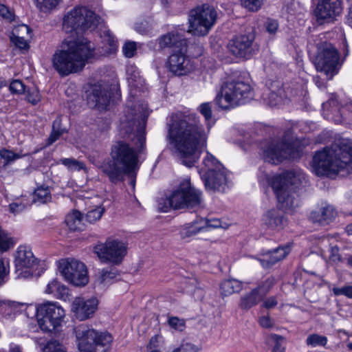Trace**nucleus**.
I'll return each mask as SVG.
<instances>
[{
    "instance_id": "nucleus-41",
    "label": "nucleus",
    "mask_w": 352,
    "mask_h": 352,
    "mask_svg": "<svg viewBox=\"0 0 352 352\" xmlns=\"http://www.w3.org/2000/svg\"><path fill=\"white\" fill-rule=\"evenodd\" d=\"M14 245L12 238L0 226V252H4L10 250Z\"/></svg>"
},
{
    "instance_id": "nucleus-13",
    "label": "nucleus",
    "mask_w": 352,
    "mask_h": 352,
    "mask_svg": "<svg viewBox=\"0 0 352 352\" xmlns=\"http://www.w3.org/2000/svg\"><path fill=\"white\" fill-rule=\"evenodd\" d=\"M217 14L215 9L207 3L190 10L188 17V32L195 36L206 35L214 25Z\"/></svg>"
},
{
    "instance_id": "nucleus-40",
    "label": "nucleus",
    "mask_w": 352,
    "mask_h": 352,
    "mask_svg": "<svg viewBox=\"0 0 352 352\" xmlns=\"http://www.w3.org/2000/svg\"><path fill=\"white\" fill-rule=\"evenodd\" d=\"M61 120L59 118H57L52 124V131L48 138V141L50 144H52L55 141H56L59 137L65 133L67 130L65 128L62 127Z\"/></svg>"
},
{
    "instance_id": "nucleus-42",
    "label": "nucleus",
    "mask_w": 352,
    "mask_h": 352,
    "mask_svg": "<svg viewBox=\"0 0 352 352\" xmlns=\"http://www.w3.org/2000/svg\"><path fill=\"white\" fill-rule=\"evenodd\" d=\"M327 343V337L317 333L310 334L306 339L307 345L312 347H316L317 346H324Z\"/></svg>"
},
{
    "instance_id": "nucleus-29",
    "label": "nucleus",
    "mask_w": 352,
    "mask_h": 352,
    "mask_svg": "<svg viewBox=\"0 0 352 352\" xmlns=\"http://www.w3.org/2000/svg\"><path fill=\"white\" fill-rule=\"evenodd\" d=\"M126 79L131 89H140L144 84V80L140 75L139 70L135 65H129L126 69Z\"/></svg>"
},
{
    "instance_id": "nucleus-33",
    "label": "nucleus",
    "mask_w": 352,
    "mask_h": 352,
    "mask_svg": "<svg viewBox=\"0 0 352 352\" xmlns=\"http://www.w3.org/2000/svg\"><path fill=\"white\" fill-rule=\"evenodd\" d=\"M17 309L18 305L16 302L0 300V319H13Z\"/></svg>"
},
{
    "instance_id": "nucleus-18",
    "label": "nucleus",
    "mask_w": 352,
    "mask_h": 352,
    "mask_svg": "<svg viewBox=\"0 0 352 352\" xmlns=\"http://www.w3.org/2000/svg\"><path fill=\"white\" fill-rule=\"evenodd\" d=\"M253 32L234 36L228 43L229 52L236 58L250 59L254 54L256 45Z\"/></svg>"
},
{
    "instance_id": "nucleus-47",
    "label": "nucleus",
    "mask_w": 352,
    "mask_h": 352,
    "mask_svg": "<svg viewBox=\"0 0 352 352\" xmlns=\"http://www.w3.org/2000/svg\"><path fill=\"white\" fill-rule=\"evenodd\" d=\"M9 90L12 94H22L25 93L26 87L20 80H12L9 86Z\"/></svg>"
},
{
    "instance_id": "nucleus-17",
    "label": "nucleus",
    "mask_w": 352,
    "mask_h": 352,
    "mask_svg": "<svg viewBox=\"0 0 352 352\" xmlns=\"http://www.w3.org/2000/svg\"><path fill=\"white\" fill-rule=\"evenodd\" d=\"M58 269L65 279L76 286L85 285L88 282L85 265L76 259L62 260Z\"/></svg>"
},
{
    "instance_id": "nucleus-5",
    "label": "nucleus",
    "mask_w": 352,
    "mask_h": 352,
    "mask_svg": "<svg viewBox=\"0 0 352 352\" xmlns=\"http://www.w3.org/2000/svg\"><path fill=\"white\" fill-rule=\"evenodd\" d=\"M307 182L306 175L300 170H287L274 175L270 185L275 193L278 204L285 209H293L298 206L294 194L296 189Z\"/></svg>"
},
{
    "instance_id": "nucleus-4",
    "label": "nucleus",
    "mask_w": 352,
    "mask_h": 352,
    "mask_svg": "<svg viewBox=\"0 0 352 352\" xmlns=\"http://www.w3.org/2000/svg\"><path fill=\"white\" fill-rule=\"evenodd\" d=\"M111 157L100 166L111 183L117 184L124 182L126 175L134 176L135 170L138 168V156L132 146L124 141H118L112 146Z\"/></svg>"
},
{
    "instance_id": "nucleus-26",
    "label": "nucleus",
    "mask_w": 352,
    "mask_h": 352,
    "mask_svg": "<svg viewBox=\"0 0 352 352\" xmlns=\"http://www.w3.org/2000/svg\"><path fill=\"white\" fill-rule=\"evenodd\" d=\"M336 217V212L333 206L327 205L313 210L310 213L309 218L313 222L324 226L332 222Z\"/></svg>"
},
{
    "instance_id": "nucleus-27",
    "label": "nucleus",
    "mask_w": 352,
    "mask_h": 352,
    "mask_svg": "<svg viewBox=\"0 0 352 352\" xmlns=\"http://www.w3.org/2000/svg\"><path fill=\"white\" fill-rule=\"evenodd\" d=\"M118 276H119V272L116 267H109L104 268L98 272V277L96 284L102 289L106 286L112 284Z\"/></svg>"
},
{
    "instance_id": "nucleus-37",
    "label": "nucleus",
    "mask_w": 352,
    "mask_h": 352,
    "mask_svg": "<svg viewBox=\"0 0 352 352\" xmlns=\"http://www.w3.org/2000/svg\"><path fill=\"white\" fill-rule=\"evenodd\" d=\"M27 154L21 153H14L12 150L3 148L0 150V157L3 160V166H7L14 163L16 160L21 159Z\"/></svg>"
},
{
    "instance_id": "nucleus-15",
    "label": "nucleus",
    "mask_w": 352,
    "mask_h": 352,
    "mask_svg": "<svg viewBox=\"0 0 352 352\" xmlns=\"http://www.w3.org/2000/svg\"><path fill=\"white\" fill-rule=\"evenodd\" d=\"M36 317L41 329L52 332L61 325L65 311L56 302H47L37 308Z\"/></svg>"
},
{
    "instance_id": "nucleus-48",
    "label": "nucleus",
    "mask_w": 352,
    "mask_h": 352,
    "mask_svg": "<svg viewBox=\"0 0 352 352\" xmlns=\"http://www.w3.org/2000/svg\"><path fill=\"white\" fill-rule=\"evenodd\" d=\"M44 352H66L65 346L56 340L47 342Z\"/></svg>"
},
{
    "instance_id": "nucleus-60",
    "label": "nucleus",
    "mask_w": 352,
    "mask_h": 352,
    "mask_svg": "<svg viewBox=\"0 0 352 352\" xmlns=\"http://www.w3.org/2000/svg\"><path fill=\"white\" fill-rule=\"evenodd\" d=\"M55 296L65 301L69 300L70 296L69 289L60 283Z\"/></svg>"
},
{
    "instance_id": "nucleus-58",
    "label": "nucleus",
    "mask_w": 352,
    "mask_h": 352,
    "mask_svg": "<svg viewBox=\"0 0 352 352\" xmlns=\"http://www.w3.org/2000/svg\"><path fill=\"white\" fill-rule=\"evenodd\" d=\"M10 39L15 46L21 50H28L29 48V45L23 37L13 36Z\"/></svg>"
},
{
    "instance_id": "nucleus-46",
    "label": "nucleus",
    "mask_w": 352,
    "mask_h": 352,
    "mask_svg": "<svg viewBox=\"0 0 352 352\" xmlns=\"http://www.w3.org/2000/svg\"><path fill=\"white\" fill-rule=\"evenodd\" d=\"M265 0H241V6L250 12H256L261 9Z\"/></svg>"
},
{
    "instance_id": "nucleus-23",
    "label": "nucleus",
    "mask_w": 352,
    "mask_h": 352,
    "mask_svg": "<svg viewBox=\"0 0 352 352\" xmlns=\"http://www.w3.org/2000/svg\"><path fill=\"white\" fill-rule=\"evenodd\" d=\"M14 263L16 272L22 271L23 269H32L36 266L37 258L28 247L21 245L17 249Z\"/></svg>"
},
{
    "instance_id": "nucleus-57",
    "label": "nucleus",
    "mask_w": 352,
    "mask_h": 352,
    "mask_svg": "<svg viewBox=\"0 0 352 352\" xmlns=\"http://www.w3.org/2000/svg\"><path fill=\"white\" fill-rule=\"evenodd\" d=\"M25 92H27V100L29 102L32 103V104H36L40 101L41 96L39 94V91L37 89H28Z\"/></svg>"
},
{
    "instance_id": "nucleus-61",
    "label": "nucleus",
    "mask_w": 352,
    "mask_h": 352,
    "mask_svg": "<svg viewBox=\"0 0 352 352\" xmlns=\"http://www.w3.org/2000/svg\"><path fill=\"white\" fill-rule=\"evenodd\" d=\"M0 16L10 21L14 20V14L13 12L3 4L0 5Z\"/></svg>"
},
{
    "instance_id": "nucleus-38",
    "label": "nucleus",
    "mask_w": 352,
    "mask_h": 352,
    "mask_svg": "<svg viewBox=\"0 0 352 352\" xmlns=\"http://www.w3.org/2000/svg\"><path fill=\"white\" fill-rule=\"evenodd\" d=\"M276 283V280L275 277L270 276L266 278L264 280L258 283L257 287L254 289H256L260 296L264 298V297L270 292Z\"/></svg>"
},
{
    "instance_id": "nucleus-16",
    "label": "nucleus",
    "mask_w": 352,
    "mask_h": 352,
    "mask_svg": "<svg viewBox=\"0 0 352 352\" xmlns=\"http://www.w3.org/2000/svg\"><path fill=\"white\" fill-rule=\"evenodd\" d=\"M94 252L102 263L119 265L127 253L126 245L118 240L109 238L105 243H100L94 247Z\"/></svg>"
},
{
    "instance_id": "nucleus-59",
    "label": "nucleus",
    "mask_w": 352,
    "mask_h": 352,
    "mask_svg": "<svg viewBox=\"0 0 352 352\" xmlns=\"http://www.w3.org/2000/svg\"><path fill=\"white\" fill-rule=\"evenodd\" d=\"M101 37L103 38L104 41L107 42L111 48L116 47L117 41L110 30H104L101 34Z\"/></svg>"
},
{
    "instance_id": "nucleus-43",
    "label": "nucleus",
    "mask_w": 352,
    "mask_h": 352,
    "mask_svg": "<svg viewBox=\"0 0 352 352\" xmlns=\"http://www.w3.org/2000/svg\"><path fill=\"white\" fill-rule=\"evenodd\" d=\"M60 0H36L37 8L42 12H46L56 8Z\"/></svg>"
},
{
    "instance_id": "nucleus-21",
    "label": "nucleus",
    "mask_w": 352,
    "mask_h": 352,
    "mask_svg": "<svg viewBox=\"0 0 352 352\" xmlns=\"http://www.w3.org/2000/svg\"><path fill=\"white\" fill-rule=\"evenodd\" d=\"M186 50L173 52L169 56L166 67L175 76H184L188 74L191 69L190 60L186 55Z\"/></svg>"
},
{
    "instance_id": "nucleus-50",
    "label": "nucleus",
    "mask_w": 352,
    "mask_h": 352,
    "mask_svg": "<svg viewBox=\"0 0 352 352\" xmlns=\"http://www.w3.org/2000/svg\"><path fill=\"white\" fill-rule=\"evenodd\" d=\"M279 25L278 21L267 19L264 23V28L266 32L271 36H274L278 30Z\"/></svg>"
},
{
    "instance_id": "nucleus-10",
    "label": "nucleus",
    "mask_w": 352,
    "mask_h": 352,
    "mask_svg": "<svg viewBox=\"0 0 352 352\" xmlns=\"http://www.w3.org/2000/svg\"><path fill=\"white\" fill-rule=\"evenodd\" d=\"M102 18L86 6H76L63 18V29L67 33L82 34L94 30L102 23Z\"/></svg>"
},
{
    "instance_id": "nucleus-35",
    "label": "nucleus",
    "mask_w": 352,
    "mask_h": 352,
    "mask_svg": "<svg viewBox=\"0 0 352 352\" xmlns=\"http://www.w3.org/2000/svg\"><path fill=\"white\" fill-rule=\"evenodd\" d=\"M82 214L78 210H74L66 216L65 223L72 231L81 230L82 229Z\"/></svg>"
},
{
    "instance_id": "nucleus-54",
    "label": "nucleus",
    "mask_w": 352,
    "mask_h": 352,
    "mask_svg": "<svg viewBox=\"0 0 352 352\" xmlns=\"http://www.w3.org/2000/svg\"><path fill=\"white\" fill-rule=\"evenodd\" d=\"M332 292L335 296H345L352 298V285H344L342 287H333Z\"/></svg>"
},
{
    "instance_id": "nucleus-55",
    "label": "nucleus",
    "mask_w": 352,
    "mask_h": 352,
    "mask_svg": "<svg viewBox=\"0 0 352 352\" xmlns=\"http://www.w3.org/2000/svg\"><path fill=\"white\" fill-rule=\"evenodd\" d=\"M136 50V43L133 41H128L125 43L122 47L123 53L127 58L133 57L135 55Z\"/></svg>"
},
{
    "instance_id": "nucleus-22",
    "label": "nucleus",
    "mask_w": 352,
    "mask_h": 352,
    "mask_svg": "<svg viewBox=\"0 0 352 352\" xmlns=\"http://www.w3.org/2000/svg\"><path fill=\"white\" fill-rule=\"evenodd\" d=\"M98 300L95 298L85 300L76 298L72 305V310L76 318L85 320L93 316L98 307Z\"/></svg>"
},
{
    "instance_id": "nucleus-56",
    "label": "nucleus",
    "mask_w": 352,
    "mask_h": 352,
    "mask_svg": "<svg viewBox=\"0 0 352 352\" xmlns=\"http://www.w3.org/2000/svg\"><path fill=\"white\" fill-rule=\"evenodd\" d=\"M199 223L205 226V231L208 230V228H217L221 227V221L219 219H200Z\"/></svg>"
},
{
    "instance_id": "nucleus-9",
    "label": "nucleus",
    "mask_w": 352,
    "mask_h": 352,
    "mask_svg": "<svg viewBox=\"0 0 352 352\" xmlns=\"http://www.w3.org/2000/svg\"><path fill=\"white\" fill-rule=\"evenodd\" d=\"M302 149L299 140L289 129L284 132L281 140H273L263 151L265 162L272 164H278L284 160L296 159L301 155Z\"/></svg>"
},
{
    "instance_id": "nucleus-45",
    "label": "nucleus",
    "mask_w": 352,
    "mask_h": 352,
    "mask_svg": "<svg viewBox=\"0 0 352 352\" xmlns=\"http://www.w3.org/2000/svg\"><path fill=\"white\" fill-rule=\"evenodd\" d=\"M199 348L195 344L183 340L179 346L173 349L172 352H199Z\"/></svg>"
},
{
    "instance_id": "nucleus-7",
    "label": "nucleus",
    "mask_w": 352,
    "mask_h": 352,
    "mask_svg": "<svg viewBox=\"0 0 352 352\" xmlns=\"http://www.w3.org/2000/svg\"><path fill=\"white\" fill-rule=\"evenodd\" d=\"M308 45L310 50L313 47L316 48L314 59L316 70L323 72L328 80L332 79L342 65L338 50L330 43L321 41L318 36L309 40Z\"/></svg>"
},
{
    "instance_id": "nucleus-63",
    "label": "nucleus",
    "mask_w": 352,
    "mask_h": 352,
    "mask_svg": "<svg viewBox=\"0 0 352 352\" xmlns=\"http://www.w3.org/2000/svg\"><path fill=\"white\" fill-rule=\"evenodd\" d=\"M60 285V282H58L56 279H53L50 283L47 284L45 292L47 294H53L55 296Z\"/></svg>"
},
{
    "instance_id": "nucleus-2",
    "label": "nucleus",
    "mask_w": 352,
    "mask_h": 352,
    "mask_svg": "<svg viewBox=\"0 0 352 352\" xmlns=\"http://www.w3.org/2000/svg\"><path fill=\"white\" fill-rule=\"evenodd\" d=\"M94 44L86 38L65 39L52 57V67L61 77L77 73L94 56Z\"/></svg>"
},
{
    "instance_id": "nucleus-64",
    "label": "nucleus",
    "mask_w": 352,
    "mask_h": 352,
    "mask_svg": "<svg viewBox=\"0 0 352 352\" xmlns=\"http://www.w3.org/2000/svg\"><path fill=\"white\" fill-rule=\"evenodd\" d=\"M185 284V288L188 292H192V290H194L198 285H199L197 279L195 278L188 279L186 281Z\"/></svg>"
},
{
    "instance_id": "nucleus-3",
    "label": "nucleus",
    "mask_w": 352,
    "mask_h": 352,
    "mask_svg": "<svg viewBox=\"0 0 352 352\" xmlns=\"http://www.w3.org/2000/svg\"><path fill=\"white\" fill-rule=\"evenodd\" d=\"M313 168L318 176L346 174L352 171V140L341 139L330 147L317 151L313 157Z\"/></svg>"
},
{
    "instance_id": "nucleus-53",
    "label": "nucleus",
    "mask_w": 352,
    "mask_h": 352,
    "mask_svg": "<svg viewBox=\"0 0 352 352\" xmlns=\"http://www.w3.org/2000/svg\"><path fill=\"white\" fill-rule=\"evenodd\" d=\"M63 164L69 168L74 169V170H82L84 168V164L74 159L71 158H64L60 160Z\"/></svg>"
},
{
    "instance_id": "nucleus-51",
    "label": "nucleus",
    "mask_w": 352,
    "mask_h": 352,
    "mask_svg": "<svg viewBox=\"0 0 352 352\" xmlns=\"http://www.w3.org/2000/svg\"><path fill=\"white\" fill-rule=\"evenodd\" d=\"M160 338L161 337L158 335H155L151 338L146 346L148 352H160Z\"/></svg>"
},
{
    "instance_id": "nucleus-19",
    "label": "nucleus",
    "mask_w": 352,
    "mask_h": 352,
    "mask_svg": "<svg viewBox=\"0 0 352 352\" xmlns=\"http://www.w3.org/2000/svg\"><path fill=\"white\" fill-rule=\"evenodd\" d=\"M342 12L341 0H321L315 10L319 24L333 21Z\"/></svg>"
},
{
    "instance_id": "nucleus-52",
    "label": "nucleus",
    "mask_w": 352,
    "mask_h": 352,
    "mask_svg": "<svg viewBox=\"0 0 352 352\" xmlns=\"http://www.w3.org/2000/svg\"><path fill=\"white\" fill-rule=\"evenodd\" d=\"M270 339L274 343L272 352H285V347L283 346V337L276 334H272Z\"/></svg>"
},
{
    "instance_id": "nucleus-6",
    "label": "nucleus",
    "mask_w": 352,
    "mask_h": 352,
    "mask_svg": "<svg viewBox=\"0 0 352 352\" xmlns=\"http://www.w3.org/2000/svg\"><path fill=\"white\" fill-rule=\"evenodd\" d=\"M201 201L202 192L192 186L189 179H184L169 196L158 200L157 208L160 212H166L171 208H194Z\"/></svg>"
},
{
    "instance_id": "nucleus-8",
    "label": "nucleus",
    "mask_w": 352,
    "mask_h": 352,
    "mask_svg": "<svg viewBox=\"0 0 352 352\" xmlns=\"http://www.w3.org/2000/svg\"><path fill=\"white\" fill-rule=\"evenodd\" d=\"M253 98V91L248 82L240 78H230L223 83L214 98V103L222 109L243 104Z\"/></svg>"
},
{
    "instance_id": "nucleus-49",
    "label": "nucleus",
    "mask_w": 352,
    "mask_h": 352,
    "mask_svg": "<svg viewBox=\"0 0 352 352\" xmlns=\"http://www.w3.org/2000/svg\"><path fill=\"white\" fill-rule=\"evenodd\" d=\"M169 326L179 331H182L186 328V322L184 319H180L178 317H169L168 320Z\"/></svg>"
},
{
    "instance_id": "nucleus-24",
    "label": "nucleus",
    "mask_w": 352,
    "mask_h": 352,
    "mask_svg": "<svg viewBox=\"0 0 352 352\" xmlns=\"http://www.w3.org/2000/svg\"><path fill=\"white\" fill-rule=\"evenodd\" d=\"M159 45L162 49L173 48V52L186 50L187 41L183 36L177 32H168L161 36L159 39Z\"/></svg>"
},
{
    "instance_id": "nucleus-34",
    "label": "nucleus",
    "mask_w": 352,
    "mask_h": 352,
    "mask_svg": "<svg viewBox=\"0 0 352 352\" xmlns=\"http://www.w3.org/2000/svg\"><path fill=\"white\" fill-rule=\"evenodd\" d=\"M285 98V94L284 89L277 86L276 90H267V93L265 94L264 100L269 106L275 107L282 103Z\"/></svg>"
},
{
    "instance_id": "nucleus-62",
    "label": "nucleus",
    "mask_w": 352,
    "mask_h": 352,
    "mask_svg": "<svg viewBox=\"0 0 352 352\" xmlns=\"http://www.w3.org/2000/svg\"><path fill=\"white\" fill-rule=\"evenodd\" d=\"M24 206V204L19 201V198H17L14 202L9 205L10 212L14 214L20 213L25 209Z\"/></svg>"
},
{
    "instance_id": "nucleus-36",
    "label": "nucleus",
    "mask_w": 352,
    "mask_h": 352,
    "mask_svg": "<svg viewBox=\"0 0 352 352\" xmlns=\"http://www.w3.org/2000/svg\"><path fill=\"white\" fill-rule=\"evenodd\" d=\"M51 191L47 186L42 185L36 188L32 194V201L45 204L51 201Z\"/></svg>"
},
{
    "instance_id": "nucleus-28",
    "label": "nucleus",
    "mask_w": 352,
    "mask_h": 352,
    "mask_svg": "<svg viewBox=\"0 0 352 352\" xmlns=\"http://www.w3.org/2000/svg\"><path fill=\"white\" fill-rule=\"evenodd\" d=\"M263 221L265 224L271 229H280L283 227L285 220L281 212L273 209L266 212Z\"/></svg>"
},
{
    "instance_id": "nucleus-11",
    "label": "nucleus",
    "mask_w": 352,
    "mask_h": 352,
    "mask_svg": "<svg viewBox=\"0 0 352 352\" xmlns=\"http://www.w3.org/2000/svg\"><path fill=\"white\" fill-rule=\"evenodd\" d=\"M80 352H109L113 342L112 336L107 332H98L85 324L74 329Z\"/></svg>"
},
{
    "instance_id": "nucleus-44",
    "label": "nucleus",
    "mask_w": 352,
    "mask_h": 352,
    "mask_svg": "<svg viewBox=\"0 0 352 352\" xmlns=\"http://www.w3.org/2000/svg\"><path fill=\"white\" fill-rule=\"evenodd\" d=\"M104 212V208L102 207H97L91 209L85 214V220L90 223H93L98 221L102 217Z\"/></svg>"
},
{
    "instance_id": "nucleus-25",
    "label": "nucleus",
    "mask_w": 352,
    "mask_h": 352,
    "mask_svg": "<svg viewBox=\"0 0 352 352\" xmlns=\"http://www.w3.org/2000/svg\"><path fill=\"white\" fill-rule=\"evenodd\" d=\"M290 250L289 245L279 246L272 250H268L263 255L262 258H258V261L263 267L270 268L277 262L284 259L290 252Z\"/></svg>"
},
{
    "instance_id": "nucleus-12",
    "label": "nucleus",
    "mask_w": 352,
    "mask_h": 352,
    "mask_svg": "<svg viewBox=\"0 0 352 352\" xmlns=\"http://www.w3.org/2000/svg\"><path fill=\"white\" fill-rule=\"evenodd\" d=\"M204 167L199 170L205 188L210 192H224L228 188V171L212 154L207 151L203 160Z\"/></svg>"
},
{
    "instance_id": "nucleus-39",
    "label": "nucleus",
    "mask_w": 352,
    "mask_h": 352,
    "mask_svg": "<svg viewBox=\"0 0 352 352\" xmlns=\"http://www.w3.org/2000/svg\"><path fill=\"white\" fill-rule=\"evenodd\" d=\"M198 111L204 117L207 128L209 130L210 127L214 124V121L212 118V107L210 102H204L201 104L198 107Z\"/></svg>"
},
{
    "instance_id": "nucleus-32",
    "label": "nucleus",
    "mask_w": 352,
    "mask_h": 352,
    "mask_svg": "<svg viewBox=\"0 0 352 352\" xmlns=\"http://www.w3.org/2000/svg\"><path fill=\"white\" fill-rule=\"evenodd\" d=\"M243 288L242 283L236 279H228L221 282L220 292L223 296H228L234 293H239Z\"/></svg>"
},
{
    "instance_id": "nucleus-30",
    "label": "nucleus",
    "mask_w": 352,
    "mask_h": 352,
    "mask_svg": "<svg viewBox=\"0 0 352 352\" xmlns=\"http://www.w3.org/2000/svg\"><path fill=\"white\" fill-rule=\"evenodd\" d=\"M263 298L257 292L256 289H252L250 292L245 294L241 297L239 307L242 310H249L256 306Z\"/></svg>"
},
{
    "instance_id": "nucleus-1",
    "label": "nucleus",
    "mask_w": 352,
    "mask_h": 352,
    "mask_svg": "<svg viewBox=\"0 0 352 352\" xmlns=\"http://www.w3.org/2000/svg\"><path fill=\"white\" fill-rule=\"evenodd\" d=\"M208 135L193 113L173 116L168 124L167 139L173 145L181 164L192 167L206 146Z\"/></svg>"
},
{
    "instance_id": "nucleus-20",
    "label": "nucleus",
    "mask_w": 352,
    "mask_h": 352,
    "mask_svg": "<svg viewBox=\"0 0 352 352\" xmlns=\"http://www.w3.org/2000/svg\"><path fill=\"white\" fill-rule=\"evenodd\" d=\"M111 98V85L103 81L98 82L91 87L88 96V102L100 110L106 109Z\"/></svg>"
},
{
    "instance_id": "nucleus-14",
    "label": "nucleus",
    "mask_w": 352,
    "mask_h": 352,
    "mask_svg": "<svg viewBox=\"0 0 352 352\" xmlns=\"http://www.w3.org/2000/svg\"><path fill=\"white\" fill-rule=\"evenodd\" d=\"M141 109L140 121L136 124L135 120H131L127 122H122L120 132L122 138L131 140L134 142L136 148L140 153L145 148L146 143V124L149 116L146 104L140 105Z\"/></svg>"
},
{
    "instance_id": "nucleus-31",
    "label": "nucleus",
    "mask_w": 352,
    "mask_h": 352,
    "mask_svg": "<svg viewBox=\"0 0 352 352\" xmlns=\"http://www.w3.org/2000/svg\"><path fill=\"white\" fill-rule=\"evenodd\" d=\"M203 231H205V226L200 223L199 220H195L184 225L179 231V234L181 238L184 239L192 237Z\"/></svg>"
}]
</instances>
